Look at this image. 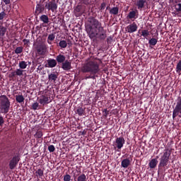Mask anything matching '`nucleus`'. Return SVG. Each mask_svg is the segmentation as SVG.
Returning <instances> with one entry per match:
<instances>
[{
	"instance_id": "37998d69",
	"label": "nucleus",
	"mask_w": 181,
	"mask_h": 181,
	"mask_svg": "<svg viewBox=\"0 0 181 181\" xmlns=\"http://www.w3.org/2000/svg\"><path fill=\"white\" fill-rule=\"evenodd\" d=\"M43 57H40L37 59V63H38V64H40V63H42V62H43Z\"/></svg>"
},
{
	"instance_id": "1a4fd4ad",
	"label": "nucleus",
	"mask_w": 181,
	"mask_h": 181,
	"mask_svg": "<svg viewBox=\"0 0 181 181\" xmlns=\"http://www.w3.org/2000/svg\"><path fill=\"white\" fill-rule=\"evenodd\" d=\"M57 3L55 0L45 2V9L47 11H52V12H57Z\"/></svg>"
},
{
	"instance_id": "0eeeda50",
	"label": "nucleus",
	"mask_w": 181,
	"mask_h": 181,
	"mask_svg": "<svg viewBox=\"0 0 181 181\" xmlns=\"http://www.w3.org/2000/svg\"><path fill=\"white\" fill-rule=\"evenodd\" d=\"M176 117L181 118V96H179L176 100V105L173 112V118L175 119Z\"/></svg>"
},
{
	"instance_id": "c9c22d12",
	"label": "nucleus",
	"mask_w": 181,
	"mask_h": 181,
	"mask_svg": "<svg viewBox=\"0 0 181 181\" xmlns=\"http://www.w3.org/2000/svg\"><path fill=\"white\" fill-rule=\"evenodd\" d=\"M102 112L103 114V118H107L110 115V110H108L107 109H103Z\"/></svg>"
},
{
	"instance_id": "72a5a7b5",
	"label": "nucleus",
	"mask_w": 181,
	"mask_h": 181,
	"mask_svg": "<svg viewBox=\"0 0 181 181\" xmlns=\"http://www.w3.org/2000/svg\"><path fill=\"white\" fill-rule=\"evenodd\" d=\"M77 181H87V176L85 174H81L78 177Z\"/></svg>"
},
{
	"instance_id": "ddd939ff",
	"label": "nucleus",
	"mask_w": 181,
	"mask_h": 181,
	"mask_svg": "<svg viewBox=\"0 0 181 181\" xmlns=\"http://www.w3.org/2000/svg\"><path fill=\"white\" fill-rule=\"evenodd\" d=\"M62 69L65 70V71H69V70H71V62L69 60H66L62 63Z\"/></svg>"
},
{
	"instance_id": "603ef678",
	"label": "nucleus",
	"mask_w": 181,
	"mask_h": 181,
	"mask_svg": "<svg viewBox=\"0 0 181 181\" xmlns=\"http://www.w3.org/2000/svg\"><path fill=\"white\" fill-rule=\"evenodd\" d=\"M153 159H156V160H158V159H159V156H156V158H153Z\"/></svg>"
},
{
	"instance_id": "dca6fc26",
	"label": "nucleus",
	"mask_w": 181,
	"mask_h": 181,
	"mask_svg": "<svg viewBox=\"0 0 181 181\" xmlns=\"http://www.w3.org/2000/svg\"><path fill=\"white\" fill-rule=\"evenodd\" d=\"M56 60L58 64H62L63 62H66V56L59 54L56 57Z\"/></svg>"
},
{
	"instance_id": "5701e85b",
	"label": "nucleus",
	"mask_w": 181,
	"mask_h": 181,
	"mask_svg": "<svg viewBox=\"0 0 181 181\" xmlns=\"http://www.w3.org/2000/svg\"><path fill=\"white\" fill-rule=\"evenodd\" d=\"M136 11H132L129 13L127 18L129 19H136Z\"/></svg>"
},
{
	"instance_id": "c85d7f7f",
	"label": "nucleus",
	"mask_w": 181,
	"mask_h": 181,
	"mask_svg": "<svg viewBox=\"0 0 181 181\" xmlns=\"http://www.w3.org/2000/svg\"><path fill=\"white\" fill-rule=\"evenodd\" d=\"M175 71L177 74H181V60L178 61L175 68Z\"/></svg>"
},
{
	"instance_id": "9d476101",
	"label": "nucleus",
	"mask_w": 181,
	"mask_h": 181,
	"mask_svg": "<svg viewBox=\"0 0 181 181\" xmlns=\"http://www.w3.org/2000/svg\"><path fill=\"white\" fill-rule=\"evenodd\" d=\"M45 9H46V7L45 4H43V1L37 4L35 7V16H39L40 15H41V13H44Z\"/></svg>"
},
{
	"instance_id": "09e8293b",
	"label": "nucleus",
	"mask_w": 181,
	"mask_h": 181,
	"mask_svg": "<svg viewBox=\"0 0 181 181\" xmlns=\"http://www.w3.org/2000/svg\"><path fill=\"white\" fill-rule=\"evenodd\" d=\"M105 3H102L101 4V9H105Z\"/></svg>"
},
{
	"instance_id": "e433bc0d",
	"label": "nucleus",
	"mask_w": 181,
	"mask_h": 181,
	"mask_svg": "<svg viewBox=\"0 0 181 181\" xmlns=\"http://www.w3.org/2000/svg\"><path fill=\"white\" fill-rule=\"evenodd\" d=\"M141 36H143L144 37L147 38L148 36H149V31L148 30H142Z\"/></svg>"
},
{
	"instance_id": "4c0bfd02",
	"label": "nucleus",
	"mask_w": 181,
	"mask_h": 181,
	"mask_svg": "<svg viewBox=\"0 0 181 181\" xmlns=\"http://www.w3.org/2000/svg\"><path fill=\"white\" fill-rule=\"evenodd\" d=\"M39 103L35 102L32 105V110H33L34 111H36V110H39Z\"/></svg>"
},
{
	"instance_id": "49530a36",
	"label": "nucleus",
	"mask_w": 181,
	"mask_h": 181,
	"mask_svg": "<svg viewBox=\"0 0 181 181\" xmlns=\"http://www.w3.org/2000/svg\"><path fill=\"white\" fill-rule=\"evenodd\" d=\"M75 11H76V12H81V8L79 6H76Z\"/></svg>"
},
{
	"instance_id": "6e6552de",
	"label": "nucleus",
	"mask_w": 181,
	"mask_h": 181,
	"mask_svg": "<svg viewBox=\"0 0 181 181\" xmlns=\"http://www.w3.org/2000/svg\"><path fill=\"white\" fill-rule=\"evenodd\" d=\"M124 144L125 139L122 136L117 137L115 141V151H117V152H121V149L124 148Z\"/></svg>"
},
{
	"instance_id": "4468645a",
	"label": "nucleus",
	"mask_w": 181,
	"mask_h": 181,
	"mask_svg": "<svg viewBox=\"0 0 181 181\" xmlns=\"http://www.w3.org/2000/svg\"><path fill=\"white\" fill-rule=\"evenodd\" d=\"M38 101L42 105H46V104H49L50 103V98L42 96Z\"/></svg>"
},
{
	"instance_id": "4be33fe9",
	"label": "nucleus",
	"mask_w": 181,
	"mask_h": 181,
	"mask_svg": "<svg viewBox=\"0 0 181 181\" xmlns=\"http://www.w3.org/2000/svg\"><path fill=\"white\" fill-rule=\"evenodd\" d=\"M16 103H19L20 104L22 103H24L25 98L23 97V95H16Z\"/></svg>"
},
{
	"instance_id": "a211bd4d",
	"label": "nucleus",
	"mask_w": 181,
	"mask_h": 181,
	"mask_svg": "<svg viewBox=\"0 0 181 181\" xmlns=\"http://www.w3.org/2000/svg\"><path fill=\"white\" fill-rule=\"evenodd\" d=\"M40 21L41 22H43L45 25H49V16H47V15L43 14L41 16H40Z\"/></svg>"
},
{
	"instance_id": "423d86ee",
	"label": "nucleus",
	"mask_w": 181,
	"mask_h": 181,
	"mask_svg": "<svg viewBox=\"0 0 181 181\" xmlns=\"http://www.w3.org/2000/svg\"><path fill=\"white\" fill-rule=\"evenodd\" d=\"M46 53H47V46L46 45L41 43L35 46L36 56H46Z\"/></svg>"
},
{
	"instance_id": "c03bdc74",
	"label": "nucleus",
	"mask_w": 181,
	"mask_h": 181,
	"mask_svg": "<svg viewBox=\"0 0 181 181\" xmlns=\"http://www.w3.org/2000/svg\"><path fill=\"white\" fill-rule=\"evenodd\" d=\"M1 1L5 4V5H9L11 4V0H1Z\"/></svg>"
},
{
	"instance_id": "cd10ccee",
	"label": "nucleus",
	"mask_w": 181,
	"mask_h": 181,
	"mask_svg": "<svg viewBox=\"0 0 181 181\" xmlns=\"http://www.w3.org/2000/svg\"><path fill=\"white\" fill-rule=\"evenodd\" d=\"M55 37H56V35H54V34L49 35L47 38V43H49V45H52V42L54 40Z\"/></svg>"
},
{
	"instance_id": "7c9ffc66",
	"label": "nucleus",
	"mask_w": 181,
	"mask_h": 181,
	"mask_svg": "<svg viewBox=\"0 0 181 181\" xmlns=\"http://www.w3.org/2000/svg\"><path fill=\"white\" fill-rule=\"evenodd\" d=\"M6 33V28L4 27V25H0V36H5Z\"/></svg>"
},
{
	"instance_id": "aec40b11",
	"label": "nucleus",
	"mask_w": 181,
	"mask_h": 181,
	"mask_svg": "<svg viewBox=\"0 0 181 181\" xmlns=\"http://www.w3.org/2000/svg\"><path fill=\"white\" fill-rule=\"evenodd\" d=\"M148 166L150 169H155L156 166H158V160L156 159H151V160L148 163Z\"/></svg>"
},
{
	"instance_id": "f3484780",
	"label": "nucleus",
	"mask_w": 181,
	"mask_h": 181,
	"mask_svg": "<svg viewBox=\"0 0 181 181\" xmlns=\"http://www.w3.org/2000/svg\"><path fill=\"white\" fill-rule=\"evenodd\" d=\"M145 4H146V1L145 0H139L136 2V6L139 11H142L144 8H145Z\"/></svg>"
},
{
	"instance_id": "c756f323",
	"label": "nucleus",
	"mask_w": 181,
	"mask_h": 181,
	"mask_svg": "<svg viewBox=\"0 0 181 181\" xmlns=\"http://www.w3.org/2000/svg\"><path fill=\"white\" fill-rule=\"evenodd\" d=\"M156 43H158V39L156 38H151L148 40V44L150 45V47H151V46H156Z\"/></svg>"
},
{
	"instance_id": "79ce46f5",
	"label": "nucleus",
	"mask_w": 181,
	"mask_h": 181,
	"mask_svg": "<svg viewBox=\"0 0 181 181\" xmlns=\"http://www.w3.org/2000/svg\"><path fill=\"white\" fill-rule=\"evenodd\" d=\"M48 151L49 152H54V151H56V148L53 145H50L48 146Z\"/></svg>"
},
{
	"instance_id": "6e6d98bb",
	"label": "nucleus",
	"mask_w": 181,
	"mask_h": 181,
	"mask_svg": "<svg viewBox=\"0 0 181 181\" xmlns=\"http://www.w3.org/2000/svg\"><path fill=\"white\" fill-rule=\"evenodd\" d=\"M85 134H86V133L84 132H83L82 135H85Z\"/></svg>"
},
{
	"instance_id": "393cba45",
	"label": "nucleus",
	"mask_w": 181,
	"mask_h": 181,
	"mask_svg": "<svg viewBox=\"0 0 181 181\" xmlns=\"http://www.w3.org/2000/svg\"><path fill=\"white\" fill-rule=\"evenodd\" d=\"M118 12H119V8L118 7H113L110 10V13L111 15H118Z\"/></svg>"
},
{
	"instance_id": "9b49d317",
	"label": "nucleus",
	"mask_w": 181,
	"mask_h": 181,
	"mask_svg": "<svg viewBox=\"0 0 181 181\" xmlns=\"http://www.w3.org/2000/svg\"><path fill=\"white\" fill-rule=\"evenodd\" d=\"M128 33H134L138 30V25L135 22L127 26Z\"/></svg>"
},
{
	"instance_id": "58836bf2",
	"label": "nucleus",
	"mask_w": 181,
	"mask_h": 181,
	"mask_svg": "<svg viewBox=\"0 0 181 181\" xmlns=\"http://www.w3.org/2000/svg\"><path fill=\"white\" fill-rule=\"evenodd\" d=\"M6 16V13H5V11H1L0 13V21H4Z\"/></svg>"
},
{
	"instance_id": "473e14b6",
	"label": "nucleus",
	"mask_w": 181,
	"mask_h": 181,
	"mask_svg": "<svg viewBox=\"0 0 181 181\" xmlns=\"http://www.w3.org/2000/svg\"><path fill=\"white\" fill-rule=\"evenodd\" d=\"M34 136L35 138H37L39 139L43 136V132L41 130H37Z\"/></svg>"
},
{
	"instance_id": "20e7f679",
	"label": "nucleus",
	"mask_w": 181,
	"mask_h": 181,
	"mask_svg": "<svg viewBox=\"0 0 181 181\" xmlns=\"http://www.w3.org/2000/svg\"><path fill=\"white\" fill-rule=\"evenodd\" d=\"M11 110V100L5 95H0V114H8ZM5 124L4 117L0 115V127Z\"/></svg>"
},
{
	"instance_id": "a878e982",
	"label": "nucleus",
	"mask_w": 181,
	"mask_h": 181,
	"mask_svg": "<svg viewBox=\"0 0 181 181\" xmlns=\"http://www.w3.org/2000/svg\"><path fill=\"white\" fill-rule=\"evenodd\" d=\"M19 68L21 69V70H25L26 67H28V62L25 61H21L19 62Z\"/></svg>"
},
{
	"instance_id": "f704fd0d",
	"label": "nucleus",
	"mask_w": 181,
	"mask_h": 181,
	"mask_svg": "<svg viewBox=\"0 0 181 181\" xmlns=\"http://www.w3.org/2000/svg\"><path fill=\"white\" fill-rule=\"evenodd\" d=\"M23 52V47H18L14 50V53H16V54H21V53H22Z\"/></svg>"
},
{
	"instance_id": "b1692460",
	"label": "nucleus",
	"mask_w": 181,
	"mask_h": 181,
	"mask_svg": "<svg viewBox=\"0 0 181 181\" xmlns=\"http://www.w3.org/2000/svg\"><path fill=\"white\" fill-rule=\"evenodd\" d=\"M49 81H56L57 80V74H50L48 75Z\"/></svg>"
},
{
	"instance_id": "13d9d810",
	"label": "nucleus",
	"mask_w": 181,
	"mask_h": 181,
	"mask_svg": "<svg viewBox=\"0 0 181 181\" xmlns=\"http://www.w3.org/2000/svg\"><path fill=\"white\" fill-rule=\"evenodd\" d=\"M124 156H127V154H125Z\"/></svg>"
},
{
	"instance_id": "864d4df0",
	"label": "nucleus",
	"mask_w": 181,
	"mask_h": 181,
	"mask_svg": "<svg viewBox=\"0 0 181 181\" xmlns=\"http://www.w3.org/2000/svg\"><path fill=\"white\" fill-rule=\"evenodd\" d=\"M27 64L28 65V64H31V62H27Z\"/></svg>"
},
{
	"instance_id": "2f4dec72",
	"label": "nucleus",
	"mask_w": 181,
	"mask_h": 181,
	"mask_svg": "<svg viewBox=\"0 0 181 181\" xmlns=\"http://www.w3.org/2000/svg\"><path fill=\"white\" fill-rule=\"evenodd\" d=\"M59 46L62 47V49H66L67 47V42L64 40H61L59 43Z\"/></svg>"
},
{
	"instance_id": "5fc2aeb1",
	"label": "nucleus",
	"mask_w": 181,
	"mask_h": 181,
	"mask_svg": "<svg viewBox=\"0 0 181 181\" xmlns=\"http://www.w3.org/2000/svg\"><path fill=\"white\" fill-rule=\"evenodd\" d=\"M83 4H85V5H87V2H86V1H83Z\"/></svg>"
},
{
	"instance_id": "6ab92c4d",
	"label": "nucleus",
	"mask_w": 181,
	"mask_h": 181,
	"mask_svg": "<svg viewBox=\"0 0 181 181\" xmlns=\"http://www.w3.org/2000/svg\"><path fill=\"white\" fill-rule=\"evenodd\" d=\"M12 77H16V76H23V70L17 69L16 71L11 72Z\"/></svg>"
},
{
	"instance_id": "f257e3e1",
	"label": "nucleus",
	"mask_w": 181,
	"mask_h": 181,
	"mask_svg": "<svg viewBox=\"0 0 181 181\" xmlns=\"http://www.w3.org/2000/svg\"><path fill=\"white\" fill-rule=\"evenodd\" d=\"M88 22L89 24L86 27V29L90 39H95L100 42L107 39V30L104 29L98 20L94 17H90Z\"/></svg>"
},
{
	"instance_id": "f8f14e48",
	"label": "nucleus",
	"mask_w": 181,
	"mask_h": 181,
	"mask_svg": "<svg viewBox=\"0 0 181 181\" xmlns=\"http://www.w3.org/2000/svg\"><path fill=\"white\" fill-rule=\"evenodd\" d=\"M56 66H57V61L56 59H49L47 60V64H45V67L53 69V67H56Z\"/></svg>"
},
{
	"instance_id": "f03ea898",
	"label": "nucleus",
	"mask_w": 181,
	"mask_h": 181,
	"mask_svg": "<svg viewBox=\"0 0 181 181\" xmlns=\"http://www.w3.org/2000/svg\"><path fill=\"white\" fill-rule=\"evenodd\" d=\"M81 72L90 73V75L85 76L86 80H88V78L95 80L98 77L97 74L100 73V64L97 61H89L81 68Z\"/></svg>"
},
{
	"instance_id": "bb28decb",
	"label": "nucleus",
	"mask_w": 181,
	"mask_h": 181,
	"mask_svg": "<svg viewBox=\"0 0 181 181\" xmlns=\"http://www.w3.org/2000/svg\"><path fill=\"white\" fill-rule=\"evenodd\" d=\"M43 170L40 168L35 172V175L37 176V177H40V179H42V177H43Z\"/></svg>"
},
{
	"instance_id": "412c9836",
	"label": "nucleus",
	"mask_w": 181,
	"mask_h": 181,
	"mask_svg": "<svg viewBox=\"0 0 181 181\" xmlns=\"http://www.w3.org/2000/svg\"><path fill=\"white\" fill-rule=\"evenodd\" d=\"M76 114H78V115H79V117H83V115H84V114H86V108H83V107H78L76 109Z\"/></svg>"
},
{
	"instance_id": "7ed1b4c3",
	"label": "nucleus",
	"mask_w": 181,
	"mask_h": 181,
	"mask_svg": "<svg viewBox=\"0 0 181 181\" xmlns=\"http://www.w3.org/2000/svg\"><path fill=\"white\" fill-rule=\"evenodd\" d=\"M6 153L8 156L11 157L8 163L9 169H11V170H13V169L18 166V163H19V161L21 160L19 153H16V149L15 148H12V145L11 144L6 146Z\"/></svg>"
},
{
	"instance_id": "2eb2a0df",
	"label": "nucleus",
	"mask_w": 181,
	"mask_h": 181,
	"mask_svg": "<svg viewBox=\"0 0 181 181\" xmlns=\"http://www.w3.org/2000/svg\"><path fill=\"white\" fill-rule=\"evenodd\" d=\"M131 165V160L129 158H124L122 160L121 167L127 169Z\"/></svg>"
},
{
	"instance_id": "a19ab883",
	"label": "nucleus",
	"mask_w": 181,
	"mask_h": 181,
	"mask_svg": "<svg viewBox=\"0 0 181 181\" xmlns=\"http://www.w3.org/2000/svg\"><path fill=\"white\" fill-rule=\"evenodd\" d=\"M175 8L177 12H181V4H177L175 5Z\"/></svg>"
},
{
	"instance_id": "3c124183",
	"label": "nucleus",
	"mask_w": 181,
	"mask_h": 181,
	"mask_svg": "<svg viewBox=\"0 0 181 181\" xmlns=\"http://www.w3.org/2000/svg\"><path fill=\"white\" fill-rule=\"evenodd\" d=\"M76 179H77V176L76 175H74V181H77V180H76Z\"/></svg>"
},
{
	"instance_id": "ea45409f",
	"label": "nucleus",
	"mask_w": 181,
	"mask_h": 181,
	"mask_svg": "<svg viewBox=\"0 0 181 181\" xmlns=\"http://www.w3.org/2000/svg\"><path fill=\"white\" fill-rule=\"evenodd\" d=\"M71 175L66 174L64 175V181H71Z\"/></svg>"
},
{
	"instance_id": "39448f33",
	"label": "nucleus",
	"mask_w": 181,
	"mask_h": 181,
	"mask_svg": "<svg viewBox=\"0 0 181 181\" xmlns=\"http://www.w3.org/2000/svg\"><path fill=\"white\" fill-rule=\"evenodd\" d=\"M160 158H159L158 170L163 168H166L169 165V160H170V156L172 151L169 148H165L163 153H160Z\"/></svg>"
},
{
	"instance_id": "8fccbe9b",
	"label": "nucleus",
	"mask_w": 181,
	"mask_h": 181,
	"mask_svg": "<svg viewBox=\"0 0 181 181\" xmlns=\"http://www.w3.org/2000/svg\"><path fill=\"white\" fill-rule=\"evenodd\" d=\"M170 2H173V3L175 2V4H177V0H170Z\"/></svg>"
},
{
	"instance_id": "de8ad7c7",
	"label": "nucleus",
	"mask_w": 181,
	"mask_h": 181,
	"mask_svg": "<svg viewBox=\"0 0 181 181\" xmlns=\"http://www.w3.org/2000/svg\"><path fill=\"white\" fill-rule=\"evenodd\" d=\"M111 40H112V38L111 37H108L107 38V44H109L110 42H111Z\"/></svg>"
},
{
	"instance_id": "4d7b16f0",
	"label": "nucleus",
	"mask_w": 181,
	"mask_h": 181,
	"mask_svg": "<svg viewBox=\"0 0 181 181\" xmlns=\"http://www.w3.org/2000/svg\"><path fill=\"white\" fill-rule=\"evenodd\" d=\"M98 60H99V62H100V63H101V59H98Z\"/></svg>"
},
{
	"instance_id": "a18cd8bd",
	"label": "nucleus",
	"mask_w": 181,
	"mask_h": 181,
	"mask_svg": "<svg viewBox=\"0 0 181 181\" xmlns=\"http://www.w3.org/2000/svg\"><path fill=\"white\" fill-rule=\"evenodd\" d=\"M23 42L24 45H28V43H29L30 41L28 39H24V40H23Z\"/></svg>"
}]
</instances>
